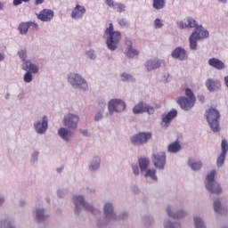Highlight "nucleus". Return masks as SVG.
Here are the masks:
<instances>
[{
	"instance_id": "nucleus-37",
	"label": "nucleus",
	"mask_w": 228,
	"mask_h": 228,
	"mask_svg": "<svg viewBox=\"0 0 228 228\" xmlns=\"http://www.w3.org/2000/svg\"><path fill=\"white\" fill-rule=\"evenodd\" d=\"M214 209H215L216 213H220V209H222L220 200H216L214 201Z\"/></svg>"
},
{
	"instance_id": "nucleus-26",
	"label": "nucleus",
	"mask_w": 228,
	"mask_h": 228,
	"mask_svg": "<svg viewBox=\"0 0 228 228\" xmlns=\"http://www.w3.org/2000/svg\"><path fill=\"white\" fill-rule=\"evenodd\" d=\"M188 163L191 168L194 171L200 170V168H202V161H194L192 159H190Z\"/></svg>"
},
{
	"instance_id": "nucleus-15",
	"label": "nucleus",
	"mask_w": 228,
	"mask_h": 228,
	"mask_svg": "<svg viewBox=\"0 0 228 228\" xmlns=\"http://www.w3.org/2000/svg\"><path fill=\"white\" fill-rule=\"evenodd\" d=\"M126 45H127V48L125 52V54L127 58H135L138 56L139 53L137 50L133 48V42H131V40L126 39Z\"/></svg>"
},
{
	"instance_id": "nucleus-50",
	"label": "nucleus",
	"mask_w": 228,
	"mask_h": 228,
	"mask_svg": "<svg viewBox=\"0 0 228 228\" xmlns=\"http://www.w3.org/2000/svg\"><path fill=\"white\" fill-rule=\"evenodd\" d=\"M106 3L110 7L115 6V2H113V0H106Z\"/></svg>"
},
{
	"instance_id": "nucleus-51",
	"label": "nucleus",
	"mask_w": 228,
	"mask_h": 228,
	"mask_svg": "<svg viewBox=\"0 0 228 228\" xmlns=\"http://www.w3.org/2000/svg\"><path fill=\"white\" fill-rule=\"evenodd\" d=\"M101 118H102V114H101V113H98L96 116H95V118H94V120H101Z\"/></svg>"
},
{
	"instance_id": "nucleus-55",
	"label": "nucleus",
	"mask_w": 228,
	"mask_h": 228,
	"mask_svg": "<svg viewBox=\"0 0 228 228\" xmlns=\"http://www.w3.org/2000/svg\"><path fill=\"white\" fill-rule=\"evenodd\" d=\"M199 99H200V101L201 102H204V96L203 95H201V96H199Z\"/></svg>"
},
{
	"instance_id": "nucleus-20",
	"label": "nucleus",
	"mask_w": 228,
	"mask_h": 228,
	"mask_svg": "<svg viewBox=\"0 0 228 228\" xmlns=\"http://www.w3.org/2000/svg\"><path fill=\"white\" fill-rule=\"evenodd\" d=\"M206 86L209 92H215V90H218V88H220L221 85L220 81L208 78L206 82Z\"/></svg>"
},
{
	"instance_id": "nucleus-44",
	"label": "nucleus",
	"mask_w": 228,
	"mask_h": 228,
	"mask_svg": "<svg viewBox=\"0 0 228 228\" xmlns=\"http://www.w3.org/2000/svg\"><path fill=\"white\" fill-rule=\"evenodd\" d=\"M119 26L126 27L128 26L127 20L126 19H120L118 20Z\"/></svg>"
},
{
	"instance_id": "nucleus-11",
	"label": "nucleus",
	"mask_w": 228,
	"mask_h": 228,
	"mask_svg": "<svg viewBox=\"0 0 228 228\" xmlns=\"http://www.w3.org/2000/svg\"><path fill=\"white\" fill-rule=\"evenodd\" d=\"M133 112L134 115H138V113H149L150 115H152V113H154V108L142 102L134 107Z\"/></svg>"
},
{
	"instance_id": "nucleus-59",
	"label": "nucleus",
	"mask_w": 228,
	"mask_h": 228,
	"mask_svg": "<svg viewBox=\"0 0 228 228\" xmlns=\"http://www.w3.org/2000/svg\"><path fill=\"white\" fill-rule=\"evenodd\" d=\"M220 3H226L227 0H218Z\"/></svg>"
},
{
	"instance_id": "nucleus-10",
	"label": "nucleus",
	"mask_w": 228,
	"mask_h": 228,
	"mask_svg": "<svg viewBox=\"0 0 228 228\" xmlns=\"http://www.w3.org/2000/svg\"><path fill=\"white\" fill-rule=\"evenodd\" d=\"M79 122V117L74 114H68L64 117L63 125L69 129H76L77 123Z\"/></svg>"
},
{
	"instance_id": "nucleus-54",
	"label": "nucleus",
	"mask_w": 228,
	"mask_h": 228,
	"mask_svg": "<svg viewBox=\"0 0 228 228\" xmlns=\"http://www.w3.org/2000/svg\"><path fill=\"white\" fill-rule=\"evenodd\" d=\"M82 134H84V136H87L88 135V132L86 130L82 131Z\"/></svg>"
},
{
	"instance_id": "nucleus-56",
	"label": "nucleus",
	"mask_w": 228,
	"mask_h": 228,
	"mask_svg": "<svg viewBox=\"0 0 228 228\" xmlns=\"http://www.w3.org/2000/svg\"><path fill=\"white\" fill-rule=\"evenodd\" d=\"M3 8H4V4H3V3L0 2V10H3Z\"/></svg>"
},
{
	"instance_id": "nucleus-22",
	"label": "nucleus",
	"mask_w": 228,
	"mask_h": 228,
	"mask_svg": "<svg viewBox=\"0 0 228 228\" xmlns=\"http://www.w3.org/2000/svg\"><path fill=\"white\" fill-rule=\"evenodd\" d=\"M58 134L59 136H61V138H62V140H65L66 142H69V140L72 138V133L69 131L67 128L62 127L59 129Z\"/></svg>"
},
{
	"instance_id": "nucleus-30",
	"label": "nucleus",
	"mask_w": 228,
	"mask_h": 228,
	"mask_svg": "<svg viewBox=\"0 0 228 228\" xmlns=\"http://www.w3.org/2000/svg\"><path fill=\"white\" fill-rule=\"evenodd\" d=\"M195 33H192L190 37V48L192 49V51H195L197 49V41L199 40L198 37H195Z\"/></svg>"
},
{
	"instance_id": "nucleus-49",
	"label": "nucleus",
	"mask_w": 228,
	"mask_h": 228,
	"mask_svg": "<svg viewBox=\"0 0 228 228\" xmlns=\"http://www.w3.org/2000/svg\"><path fill=\"white\" fill-rule=\"evenodd\" d=\"M132 169H133L134 175H138L140 174V172L138 170V166H132Z\"/></svg>"
},
{
	"instance_id": "nucleus-24",
	"label": "nucleus",
	"mask_w": 228,
	"mask_h": 228,
	"mask_svg": "<svg viewBox=\"0 0 228 228\" xmlns=\"http://www.w3.org/2000/svg\"><path fill=\"white\" fill-rule=\"evenodd\" d=\"M159 67H161V62L158 60H151L146 62V69L149 71L159 69Z\"/></svg>"
},
{
	"instance_id": "nucleus-1",
	"label": "nucleus",
	"mask_w": 228,
	"mask_h": 228,
	"mask_svg": "<svg viewBox=\"0 0 228 228\" xmlns=\"http://www.w3.org/2000/svg\"><path fill=\"white\" fill-rule=\"evenodd\" d=\"M104 35L108 37L106 40L108 49L115 51L118 47V42L122 38V34L120 31H114L113 23H110L109 28L105 29Z\"/></svg>"
},
{
	"instance_id": "nucleus-27",
	"label": "nucleus",
	"mask_w": 228,
	"mask_h": 228,
	"mask_svg": "<svg viewBox=\"0 0 228 228\" xmlns=\"http://www.w3.org/2000/svg\"><path fill=\"white\" fill-rule=\"evenodd\" d=\"M165 4H167V1L165 0H153L152 6L155 10H163Z\"/></svg>"
},
{
	"instance_id": "nucleus-9",
	"label": "nucleus",
	"mask_w": 228,
	"mask_h": 228,
	"mask_svg": "<svg viewBox=\"0 0 228 228\" xmlns=\"http://www.w3.org/2000/svg\"><path fill=\"white\" fill-rule=\"evenodd\" d=\"M153 165L156 168L163 170L165 168V163H167V155L165 152H159L153 154Z\"/></svg>"
},
{
	"instance_id": "nucleus-16",
	"label": "nucleus",
	"mask_w": 228,
	"mask_h": 228,
	"mask_svg": "<svg viewBox=\"0 0 228 228\" xmlns=\"http://www.w3.org/2000/svg\"><path fill=\"white\" fill-rule=\"evenodd\" d=\"M177 117V110H171L166 116L162 118V126L168 127V124Z\"/></svg>"
},
{
	"instance_id": "nucleus-12",
	"label": "nucleus",
	"mask_w": 228,
	"mask_h": 228,
	"mask_svg": "<svg viewBox=\"0 0 228 228\" xmlns=\"http://www.w3.org/2000/svg\"><path fill=\"white\" fill-rule=\"evenodd\" d=\"M221 147H222V153L217 158V161H216L217 167H222L225 162V157L227 156V151H228V142L225 139L222 140Z\"/></svg>"
},
{
	"instance_id": "nucleus-32",
	"label": "nucleus",
	"mask_w": 228,
	"mask_h": 228,
	"mask_svg": "<svg viewBox=\"0 0 228 228\" xmlns=\"http://www.w3.org/2000/svg\"><path fill=\"white\" fill-rule=\"evenodd\" d=\"M167 213L172 218H183L184 216V213L183 211H179L177 212V214H172V210L170 209V207H167Z\"/></svg>"
},
{
	"instance_id": "nucleus-57",
	"label": "nucleus",
	"mask_w": 228,
	"mask_h": 228,
	"mask_svg": "<svg viewBox=\"0 0 228 228\" xmlns=\"http://www.w3.org/2000/svg\"><path fill=\"white\" fill-rule=\"evenodd\" d=\"M3 60H4V57L0 53V61H3Z\"/></svg>"
},
{
	"instance_id": "nucleus-21",
	"label": "nucleus",
	"mask_w": 228,
	"mask_h": 228,
	"mask_svg": "<svg viewBox=\"0 0 228 228\" xmlns=\"http://www.w3.org/2000/svg\"><path fill=\"white\" fill-rule=\"evenodd\" d=\"M173 58H178V60H186V51L182 48H176L172 53Z\"/></svg>"
},
{
	"instance_id": "nucleus-42",
	"label": "nucleus",
	"mask_w": 228,
	"mask_h": 228,
	"mask_svg": "<svg viewBox=\"0 0 228 228\" xmlns=\"http://www.w3.org/2000/svg\"><path fill=\"white\" fill-rule=\"evenodd\" d=\"M28 28H30L34 31H37L38 29V24L33 21H28Z\"/></svg>"
},
{
	"instance_id": "nucleus-34",
	"label": "nucleus",
	"mask_w": 228,
	"mask_h": 228,
	"mask_svg": "<svg viewBox=\"0 0 228 228\" xmlns=\"http://www.w3.org/2000/svg\"><path fill=\"white\" fill-rule=\"evenodd\" d=\"M36 218L37 222H42L43 220H45V216L44 215L43 209L36 210Z\"/></svg>"
},
{
	"instance_id": "nucleus-39",
	"label": "nucleus",
	"mask_w": 228,
	"mask_h": 228,
	"mask_svg": "<svg viewBox=\"0 0 228 228\" xmlns=\"http://www.w3.org/2000/svg\"><path fill=\"white\" fill-rule=\"evenodd\" d=\"M121 77H122V81H133V76L126 73H123L121 75Z\"/></svg>"
},
{
	"instance_id": "nucleus-48",
	"label": "nucleus",
	"mask_w": 228,
	"mask_h": 228,
	"mask_svg": "<svg viewBox=\"0 0 228 228\" xmlns=\"http://www.w3.org/2000/svg\"><path fill=\"white\" fill-rule=\"evenodd\" d=\"M165 228H175V224L171 222H167L165 224Z\"/></svg>"
},
{
	"instance_id": "nucleus-23",
	"label": "nucleus",
	"mask_w": 228,
	"mask_h": 228,
	"mask_svg": "<svg viewBox=\"0 0 228 228\" xmlns=\"http://www.w3.org/2000/svg\"><path fill=\"white\" fill-rule=\"evenodd\" d=\"M181 149H183V147L181 146V143H179V141H175L174 142H171L168 146H167V151L173 154H175L177 152H179V151H181Z\"/></svg>"
},
{
	"instance_id": "nucleus-47",
	"label": "nucleus",
	"mask_w": 228,
	"mask_h": 228,
	"mask_svg": "<svg viewBox=\"0 0 228 228\" xmlns=\"http://www.w3.org/2000/svg\"><path fill=\"white\" fill-rule=\"evenodd\" d=\"M99 161H101V159H98L97 163L92 164L90 166V170H97V168H99Z\"/></svg>"
},
{
	"instance_id": "nucleus-35",
	"label": "nucleus",
	"mask_w": 228,
	"mask_h": 228,
	"mask_svg": "<svg viewBox=\"0 0 228 228\" xmlns=\"http://www.w3.org/2000/svg\"><path fill=\"white\" fill-rule=\"evenodd\" d=\"M187 21V28H195V29L199 28V26H197V21L193 18H189Z\"/></svg>"
},
{
	"instance_id": "nucleus-5",
	"label": "nucleus",
	"mask_w": 228,
	"mask_h": 228,
	"mask_svg": "<svg viewBox=\"0 0 228 228\" xmlns=\"http://www.w3.org/2000/svg\"><path fill=\"white\" fill-rule=\"evenodd\" d=\"M69 83L72 85L75 88H81V90H86L88 88V84L86 81L81 77V76L76 73H70L69 76Z\"/></svg>"
},
{
	"instance_id": "nucleus-2",
	"label": "nucleus",
	"mask_w": 228,
	"mask_h": 228,
	"mask_svg": "<svg viewBox=\"0 0 228 228\" xmlns=\"http://www.w3.org/2000/svg\"><path fill=\"white\" fill-rule=\"evenodd\" d=\"M185 95L189 98H186L184 96H180L177 100V104L182 108V110H184L185 111H188L195 106V94H193V91L191 89H185Z\"/></svg>"
},
{
	"instance_id": "nucleus-19",
	"label": "nucleus",
	"mask_w": 228,
	"mask_h": 228,
	"mask_svg": "<svg viewBox=\"0 0 228 228\" xmlns=\"http://www.w3.org/2000/svg\"><path fill=\"white\" fill-rule=\"evenodd\" d=\"M86 12V9H85V7L77 4L74 8V10L71 13V17H72V19H81V17H83V15H85Z\"/></svg>"
},
{
	"instance_id": "nucleus-4",
	"label": "nucleus",
	"mask_w": 228,
	"mask_h": 228,
	"mask_svg": "<svg viewBox=\"0 0 228 228\" xmlns=\"http://www.w3.org/2000/svg\"><path fill=\"white\" fill-rule=\"evenodd\" d=\"M215 175H216V171L212 170L206 177V188L210 193H222V188L220 187V183L215 181Z\"/></svg>"
},
{
	"instance_id": "nucleus-29",
	"label": "nucleus",
	"mask_w": 228,
	"mask_h": 228,
	"mask_svg": "<svg viewBox=\"0 0 228 228\" xmlns=\"http://www.w3.org/2000/svg\"><path fill=\"white\" fill-rule=\"evenodd\" d=\"M18 29L20 35H26V33H28V30L29 29V22H21L19 25Z\"/></svg>"
},
{
	"instance_id": "nucleus-18",
	"label": "nucleus",
	"mask_w": 228,
	"mask_h": 228,
	"mask_svg": "<svg viewBox=\"0 0 228 228\" xmlns=\"http://www.w3.org/2000/svg\"><path fill=\"white\" fill-rule=\"evenodd\" d=\"M192 33H195V37L198 38L199 40L202 38H208V37H209V32L204 29L202 26L196 27V28H194V31Z\"/></svg>"
},
{
	"instance_id": "nucleus-52",
	"label": "nucleus",
	"mask_w": 228,
	"mask_h": 228,
	"mask_svg": "<svg viewBox=\"0 0 228 228\" xmlns=\"http://www.w3.org/2000/svg\"><path fill=\"white\" fill-rule=\"evenodd\" d=\"M35 4L38 5V4H42L44 3V0H35Z\"/></svg>"
},
{
	"instance_id": "nucleus-25",
	"label": "nucleus",
	"mask_w": 228,
	"mask_h": 228,
	"mask_svg": "<svg viewBox=\"0 0 228 228\" xmlns=\"http://www.w3.org/2000/svg\"><path fill=\"white\" fill-rule=\"evenodd\" d=\"M23 70H28V72L37 74V72H38V67H37V65L31 63L29 61H27L23 64Z\"/></svg>"
},
{
	"instance_id": "nucleus-38",
	"label": "nucleus",
	"mask_w": 228,
	"mask_h": 228,
	"mask_svg": "<svg viewBox=\"0 0 228 228\" xmlns=\"http://www.w3.org/2000/svg\"><path fill=\"white\" fill-rule=\"evenodd\" d=\"M24 81L25 83H31V81H33V76L31 75V73L27 72L24 75Z\"/></svg>"
},
{
	"instance_id": "nucleus-3",
	"label": "nucleus",
	"mask_w": 228,
	"mask_h": 228,
	"mask_svg": "<svg viewBox=\"0 0 228 228\" xmlns=\"http://www.w3.org/2000/svg\"><path fill=\"white\" fill-rule=\"evenodd\" d=\"M207 120L214 133L220 131V112L215 109H209L207 111Z\"/></svg>"
},
{
	"instance_id": "nucleus-14",
	"label": "nucleus",
	"mask_w": 228,
	"mask_h": 228,
	"mask_svg": "<svg viewBox=\"0 0 228 228\" xmlns=\"http://www.w3.org/2000/svg\"><path fill=\"white\" fill-rule=\"evenodd\" d=\"M37 133L44 134L47 131V117H43L42 122L38 121L34 124Z\"/></svg>"
},
{
	"instance_id": "nucleus-41",
	"label": "nucleus",
	"mask_w": 228,
	"mask_h": 228,
	"mask_svg": "<svg viewBox=\"0 0 228 228\" xmlns=\"http://www.w3.org/2000/svg\"><path fill=\"white\" fill-rule=\"evenodd\" d=\"M117 12H118L119 13H122V12L126 11V5H124L123 4H117Z\"/></svg>"
},
{
	"instance_id": "nucleus-40",
	"label": "nucleus",
	"mask_w": 228,
	"mask_h": 228,
	"mask_svg": "<svg viewBox=\"0 0 228 228\" xmlns=\"http://www.w3.org/2000/svg\"><path fill=\"white\" fill-rule=\"evenodd\" d=\"M18 56H20V60L22 61H26V58L28 57L26 51L21 50L18 53Z\"/></svg>"
},
{
	"instance_id": "nucleus-28",
	"label": "nucleus",
	"mask_w": 228,
	"mask_h": 228,
	"mask_svg": "<svg viewBox=\"0 0 228 228\" xmlns=\"http://www.w3.org/2000/svg\"><path fill=\"white\" fill-rule=\"evenodd\" d=\"M104 214L108 218H111L113 216V205L110 203H107L104 206Z\"/></svg>"
},
{
	"instance_id": "nucleus-33",
	"label": "nucleus",
	"mask_w": 228,
	"mask_h": 228,
	"mask_svg": "<svg viewBox=\"0 0 228 228\" xmlns=\"http://www.w3.org/2000/svg\"><path fill=\"white\" fill-rule=\"evenodd\" d=\"M145 177H151L153 181H158V176H156V171L154 169H148Z\"/></svg>"
},
{
	"instance_id": "nucleus-45",
	"label": "nucleus",
	"mask_w": 228,
	"mask_h": 228,
	"mask_svg": "<svg viewBox=\"0 0 228 228\" xmlns=\"http://www.w3.org/2000/svg\"><path fill=\"white\" fill-rule=\"evenodd\" d=\"M154 26H155V28H162L163 23H161V20L160 19H156L154 20Z\"/></svg>"
},
{
	"instance_id": "nucleus-36",
	"label": "nucleus",
	"mask_w": 228,
	"mask_h": 228,
	"mask_svg": "<svg viewBox=\"0 0 228 228\" xmlns=\"http://www.w3.org/2000/svg\"><path fill=\"white\" fill-rule=\"evenodd\" d=\"M194 224L196 228H204V222L200 217H194Z\"/></svg>"
},
{
	"instance_id": "nucleus-8",
	"label": "nucleus",
	"mask_w": 228,
	"mask_h": 228,
	"mask_svg": "<svg viewBox=\"0 0 228 228\" xmlns=\"http://www.w3.org/2000/svg\"><path fill=\"white\" fill-rule=\"evenodd\" d=\"M126 110V103L121 100H110L109 102V113L113 114V111L120 112Z\"/></svg>"
},
{
	"instance_id": "nucleus-58",
	"label": "nucleus",
	"mask_w": 228,
	"mask_h": 228,
	"mask_svg": "<svg viewBox=\"0 0 228 228\" xmlns=\"http://www.w3.org/2000/svg\"><path fill=\"white\" fill-rule=\"evenodd\" d=\"M4 202V199H0V206Z\"/></svg>"
},
{
	"instance_id": "nucleus-13",
	"label": "nucleus",
	"mask_w": 228,
	"mask_h": 228,
	"mask_svg": "<svg viewBox=\"0 0 228 228\" xmlns=\"http://www.w3.org/2000/svg\"><path fill=\"white\" fill-rule=\"evenodd\" d=\"M37 15V19L42 22H49L54 17V12L50 9H43Z\"/></svg>"
},
{
	"instance_id": "nucleus-60",
	"label": "nucleus",
	"mask_w": 228,
	"mask_h": 228,
	"mask_svg": "<svg viewBox=\"0 0 228 228\" xmlns=\"http://www.w3.org/2000/svg\"><path fill=\"white\" fill-rule=\"evenodd\" d=\"M102 106H106V103H104V102H102Z\"/></svg>"
},
{
	"instance_id": "nucleus-17",
	"label": "nucleus",
	"mask_w": 228,
	"mask_h": 228,
	"mask_svg": "<svg viewBox=\"0 0 228 228\" xmlns=\"http://www.w3.org/2000/svg\"><path fill=\"white\" fill-rule=\"evenodd\" d=\"M208 65L210 67H213L214 69H216V70H224V69H225V63H224V61L216 58L209 59Z\"/></svg>"
},
{
	"instance_id": "nucleus-6",
	"label": "nucleus",
	"mask_w": 228,
	"mask_h": 228,
	"mask_svg": "<svg viewBox=\"0 0 228 228\" xmlns=\"http://www.w3.org/2000/svg\"><path fill=\"white\" fill-rule=\"evenodd\" d=\"M75 203V213H79V208H85L87 211H91V213H95V209L92 205L85 202V198L83 196H75L74 197Z\"/></svg>"
},
{
	"instance_id": "nucleus-43",
	"label": "nucleus",
	"mask_w": 228,
	"mask_h": 228,
	"mask_svg": "<svg viewBox=\"0 0 228 228\" xmlns=\"http://www.w3.org/2000/svg\"><path fill=\"white\" fill-rule=\"evenodd\" d=\"M23 3H29V0H13L14 6H19V4H22Z\"/></svg>"
},
{
	"instance_id": "nucleus-46",
	"label": "nucleus",
	"mask_w": 228,
	"mask_h": 228,
	"mask_svg": "<svg viewBox=\"0 0 228 228\" xmlns=\"http://www.w3.org/2000/svg\"><path fill=\"white\" fill-rule=\"evenodd\" d=\"M177 26L180 29H184V28H188V24L183 22V21H179L177 23Z\"/></svg>"
},
{
	"instance_id": "nucleus-53",
	"label": "nucleus",
	"mask_w": 228,
	"mask_h": 228,
	"mask_svg": "<svg viewBox=\"0 0 228 228\" xmlns=\"http://www.w3.org/2000/svg\"><path fill=\"white\" fill-rule=\"evenodd\" d=\"M224 83L226 86L228 87V76L224 77Z\"/></svg>"
},
{
	"instance_id": "nucleus-61",
	"label": "nucleus",
	"mask_w": 228,
	"mask_h": 228,
	"mask_svg": "<svg viewBox=\"0 0 228 228\" xmlns=\"http://www.w3.org/2000/svg\"><path fill=\"white\" fill-rule=\"evenodd\" d=\"M57 172H61V169H57Z\"/></svg>"
},
{
	"instance_id": "nucleus-7",
	"label": "nucleus",
	"mask_w": 228,
	"mask_h": 228,
	"mask_svg": "<svg viewBox=\"0 0 228 228\" xmlns=\"http://www.w3.org/2000/svg\"><path fill=\"white\" fill-rule=\"evenodd\" d=\"M151 138H152L151 133H139L131 138V142L134 145H142V143H147Z\"/></svg>"
},
{
	"instance_id": "nucleus-31",
	"label": "nucleus",
	"mask_w": 228,
	"mask_h": 228,
	"mask_svg": "<svg viewBox=\"0 0 228 228\" xmlns=\"http://www.w3.org/2000/svg\"><path fill=\"white\" fill-rule=\"evenodd\" d=\"M139 167L141 170H147L149 167V159L147 158L139 159Z\"/></svg>"
}]
</instances>
